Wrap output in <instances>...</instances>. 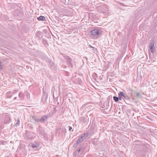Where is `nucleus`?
I'll list each match as a JSON object with an SVG mask.
<instances>
[{
	"label": "nucleus",
	"mask_w": 157,
	"mask_h": 157,
	"mask_svg": "<svg viewBox=\"0 0 157 157\" xmlns=\"http://www.w3.org/2000/svg\"><path fill=\"white\" fill-rule=\"evenodd\" d=\"M83 81H84V80ZM83 83H84V81L83 82L81 80L80 81L79 80V85H83Z\"/></svg>",
	"instance_id": "24"
},
{
	"label": "nucleus",
	"mask_w": 157,
	"mask_h": 157,
	"mask_svg": "<svg viewBox=\"0 0 157 157\" xmlns=\"http://www.w3.org/2000/svg\"><path fill=\"white\" fill-rule=\"evenodd\" d=\"M20 122L19 119L17 120V122L15 124V125L16 126L20 124Z\"/></svg>",
	"instance_id": "23"
},
{
	"label": "nucleus",
	"mask_w": 157,
	"mask_h": 157,
	"mask_svg": "<svg viewBox=\"0 0 157 157\" xmlns=\"http://www.w3.org/2000/svg\"><path fill=\"white\" fill-rule=\"evenodd\" d=\"M37 19L39 21H46V18L43 16H40L37 18Z\"/></svg>",
	"instance_id": "10"
},
{
	"label": "nucleus",
	"mask_w": 157,
	"mask_h": 157,
	"mask_svg": "<svg viewBox=\"0 0 157 157\" xmlns=\"http://www.w3.org/2000/svg\"><path fill=\"white\" fill-rule=\"evenodd\" d=\"M82 87V88H81V89H82V90H84V89H85V87L84 86V87Z\"/></svg>",
	"instance_id": "29"
},
{
	"label": "nucleus",
	"mask_w": 157,
	"mask_h": 157,
	"mask_svg": "<svg viewBox=\"0 0 157 157\" xmlns=\"http://www.w3.org/2000/svg\"><path fill=\"white\" fill-rule=\"evenodd\" d=\"M66 59H67V61H68V62L69 63L68 65L70 66H71V67H72V66L71 65V61H72L71 59L69 57H67Z\"/></svg>",
	"instance_id": "12"
},
{
	"label": "nucleus",
	"mask_w": 157,
	"mask_h": 157,
	"mask_svg": "<svg viewBox=\"0 0 157 157\" xmlns=\"http://www.w3.org/2000/svg\"><path fill=\"white\" fill-rule=\"evenodd\" d=\"M17 97H15V98H14V100H15V99H17Z\"/></svg>",
	"instance_id": "31"
},
{
	"label": "nucleus",
	"mask_w": 157,
	"mask_h": 157,
	"mask_svg": "<svg viewBox=\"0 0 157 157\" xmlns=\"http://www.w3.org/2000/svg\"><path fill=\"white\" fill-rule=\"evenodd\" d=\"M148 145L147 144H142L140 142H134L132 145L131 149L132 150H137L141 151H143L146 148L148 147Z\"/></svg>",
	"instance_id": "1"
},
{
	"label": "nucleus",
	"mask_w": 157,
	"mask_h": 157,
	"mask_svg": "<svg viewBox=\"0 0 157 157\" xmlns=\"http://www.w3.org/2000/svg\"><path fill=\"white\" fill-rule=\"evenodd\" d=\"M32 119L36 122L40 121V119L36 116H33Z\"/></svg>",
	"instance_id": "13"
},
{
	"label": "nucleus",
	"mask_w": 157,
	"mask_h": 157,
	"mask_svg": "<svg viewBox=\"0 0 157 157\" xmlns=\"http://www.w3.org/2000/svg\"><path fill=\"white\" fill-rule=\"evenodd\" d=\"M72 129V128L71 127L69 126V131H70Z\"/></svg>",
	"instance_id": "28"
},
{
	"label": "nucleus",
	"mask_w": 157,
	"mask_h": 157,
	"mask_svg": "<svg viewBox=\"0 0 157 157\" xmlns=\"http://www.w3.org/2000/svg\"><path fill=\"white\" fill-rule=\"evenodd\" d=\"M102 32L99 29H95L92 30L90 31V33L91 35L98 37L101 35Z\"/></svg>",
	"instance_id": "2"
},
{
	"label": "nucleus",
	"mask_w": 157,
	"mask_h": 157,
	"mask_svg": "<svg viewBox=\"0 0 157 157\" xmlns=\"http://www.w3.org/2000/svg\"><path fill=\"white\" fill-rule=\"evenodd\" d=\"M88 135V133H85L79 137V143L82 142Z\"/></svg>",
	"instance_id": "4"
},
{
	"label": "nucleus",
	"mask_w": 157,
	"mask_h": 157,
	"mask_svg": "<svg viewBox=\"0 0 157 157\" xmlns=\"http://www.w3.org/2000/svg\"><path fill=\"white\" fill-rule=\"evenodd\" d=\"M12 96V93L10 91H9L6 93V97L8 98H11Z\"/></svg>",
	"instance_id": "11"
},
{
	"label": "nucleus",
	"mask_w": 157,
	"mask_h": 157,
	"mask_svg": "<svg viewBox=\"0 0 157 157\" xmlns=\"http://www.w3.org/2000/svg\"><path fill=\"white\" fill-rule=\"evenodd\" d=\"M36 36L39 40H41L42 38V35L41 33L40 32H37L36 34Z\"/></svg>",
	"instance_id": "8"
},
{
	"label": "nucleus",
	"mask_w": 157,
	"mask_h": 157,
	"mask_svg": "<svg viewBox=\"0 0 157 157\" xmlns=\"http://www.w3.org/2000/svg\"><path fill=\"white\" fill-rule=\"evenodd\" d=\"M18 96L19 98H23V94L21 92L19 94Z\"/></svg>",
	"instance_id": "18"
},
{
	"label": "nucleus",
	"mask_w": 157,
	"mask_h": 157,
	"mask_svg": "<svg viewBox=\"0 0 157 157\" xmlns=\"http://www.w3.org/2000/svg\"><path fill=\"white\" fill-rule=\"evenodd\" d=\"M49 63L50 64V65L52 66V67H53L54 66V63L52 61H49Z\"/></svg>",
	"instance_id": "20"
},
{
	"label": "nucleus",
	"mask_w": 157,
	"mask_h": 157,
	"mask_svg": "<svg viewBox=\"0 0 157 157\" xmlns=\"http://www.w3.org/2000/svg\"><path fill=\"white\" fill-rule=\"evenodd\" d=\"M30 132H27V131H26V134L27 135H28L29 134Z\"/></svg>",
	"instance_id": "27"
},
{
	"label": "nucleus",
	"mask_w": 157,
	"mask_h": 157,
	"mask_svg": "<svg viewBox=\"0 0 157 157\" xmlns=\"http://www.w3.org/2000/svg\"><path fill=\"white\" fill-rule=\"evenodd\" d=\"M2 63L0 61V70H2Z\"/></svg>",
	"instance_id": "25"
},
{
	"label": "nucleus",
	"mask_w": 157,
	"mask_h": 157,
	"mask_svg": "<svg viewBox=\"0 0 157 157\" xmlns=\"http://www.w3.org/2000/svg\"><path fill=\"white\" fill-rule=\"evenodd\" d=\"M113 99L116 102H117L119 100V98H118V97L115 96L113 97Z\"/></svg>",
	"instance_id": "17"
},
{
	"label": "nucleus",
	"mask_w": 157,
	"mask_h": 157,
	"mask_svg": "<svg viewBox=\"0 0 157 157\" xmlns=\"http://www.w3.org/2000/svg\"><path fill=\"white\" fill-rule=\"evenodd\" d=\"M48 98L47 95L46 94H44L41 100V102L43 103H45L46 101V100Z\"/></svg>",
	"instance_id": "6"
},
{
	"label": "nucleus",
	"mask_w": 157,
	"mask_h": 157,
	"mask_svg": "<svg viewBox=\"0 0 157 157\" xmlns=\"http://www.w3.org/2000/svg\"><path fill=\"white\" fill-rule=\"evenodd\" d=\"M151 43L149 44V48H150L151 52L152 53H154L155 52V49L153 48L154 46V40L153 39L151 40Z\"/></svg>",
	"instance_id": "3"
},
{
	"label": "nucleus",
	"mask_w": 157,
	"mask_h": 157,
	"mask_svg": "<svg viewBox=\"0 0 157 157\" xmlns=\"http://www.w3.org/2000/svg\"><path fill=\"white\" fill-rule=\"evenodd\" d=\"M39 146V144L38 143H36L35 144H33L32 145V147L33 148H35L38 147Z\"/></svg>",
	"instance_id": "14"
},
{
	"label": "nucleus",
	"mask_w": 157,
	"mask_h": 157,
	"mask_svg": "<svg viewBox=\"0 0 157 157\" xmlns=\"http://www.w3.org/2000/svg\"><path fill=\"white\" fill-rule=\"evenodd\" d=\"M136 98H138L139 96L140 95V93L139 92H137L136 93Z\"/></svg>",
	"instance_id": "21"
},
{
	"label": "nucleus",
	"mask_w": 157,
	"mask_h": 157,
	"mask_svg": "<svg viewBox=\"0 0 157 157\" xmlns=\"http://www.w3.org/2000/svg\"><path fill=\"white\" fill-rule=\"evenodd\" d=\"M122 96L120 95V93L118 94V97L119 100H121L122 99Z\"/></svg>",
	"instance_id": "22"
},
{
	"label": "nucleus",
	"mask_w": 157,
	"mask_h": 157,
	"mask_svg": "<svg viewBox=\"0 0 157 157\" xmlns=\"http://www.w3.org/2000/svg\"><path fill=\"white\" fill-rule=\"evenodd\" d=\"M81 150H82V148H81V149L80 148H79V152Z\"/></svg>",
	"instance_id": "30"
},
{
	"label": "nucleus",
	"mask_w": 157,
	"mask_h": 157,
	"mask_svg": "<svg viewBox=\"0 0 157 157\" xmlns=\"http://www.w3.org/2000/svg\"><path fill=\"white\" fill-rule=\"evenodd\" d=\"M25 94L26 96V98L29 99L30 98V94L27 92H25Z\"/></svg>",
	"instance_id": "16"
},
{
	"label": "nucleus",
	"mask_w": 157,
	"mask_h": 157,
	"mask_svg": "<svg viewBox=\"0 0 157 157\" xmlns=\"http://www.w3.org/2000/svg\"><path fill=\"white\" fill-rule=\"evenodd\" d=\"M78 151L77 150L74 152V157H78Z\"/></svg>",
	"instance_id": "15"
},
{
	"label": "nucleus",
	"mask_w": 157,
	"mask_h": 157,
	"mask_svg": "<svg viewBox=\"0 0 157 157\" xmlns=\"http://www.w3.org/2000/svg\"><path fill=\"white\" fill-rule=\"evenodd\" d=\"M17 91L16 90H13L12 92H11L12 93V95H13V94H14L15 93H16Z\"/></svg>",
	"instance_id": "26"
},
{
	"label": "nucleus",
	"mask_w": 157,
	"mask_h": 157,
	"mask_svg": "<svg viewBox=\"0 0 157 157\" xmlns=\"http://www.w3.org/2000/svg\"><path fill=\"white\" fill-rule=\"evenodd\" d=\"M120 95H121L123 96L125 99L127 100H129L130 98L127 95L124 93L123 92H120Z\"/></svg>",
	"instance_id": "5"
},
{
	"label": "nucleus",
	"mask_w": 157,
	"mask_h": 157,
	"mask_svg": "<svg viewBox=\"0 0 157 157\" xmlns=\"http://www.w3.org/2000/svg\"><path fill=\"white\" fill-rule=\"evenodd\" d=\"M78 144V140H77V141H76V143H75L74 144V147H76Z\"/></svg>",
	"instance_id": "19"
},
{
	"label": "nucleus",
	"mask_w": 157,
	"mask_h": 157,
	"mask_svg": "<svg viewBox=\"0 0 157 157\" xmlns=\"http://www.w3.org/2000/svg\"><path fill=\"white\" fill-rule=\"evenodd\" d=\"M53 109H54V110H56V108H54Z\"/></svg>",
	"instance_id": "32"
},
{
	"label": "nucleus",
	"mask_w": 157,
	"mask_h": 157,
	"mask_svg": "<svg viewBox=\"0 0 157 157\" xmlns=\"http://www.w3.org/2000/svg\"><path fill=\"white\" fill-rule=\"evenodd\" d=\"M48 118V117L47 116H44L42 117L40 119V121L41 123H44L46 120Z\"/></svg>",
	"instance_id": "9"
},
{
	"label": "nucleus",
	"mask_w": 157,
	"mask_h": 157,
	"mask_svg": "<svg viewBox=\"0 0 157 157\" xmlns=\"http://www.w3.org/2000/svg\"><path fill=\"white\" fill-rule=\"evenodd\" d=\"M10 121V118L8 115H6L4 118V122L5 124H7L9 123Z\"/></svg>",
	"instance_id": "7"
}]
</instances>
